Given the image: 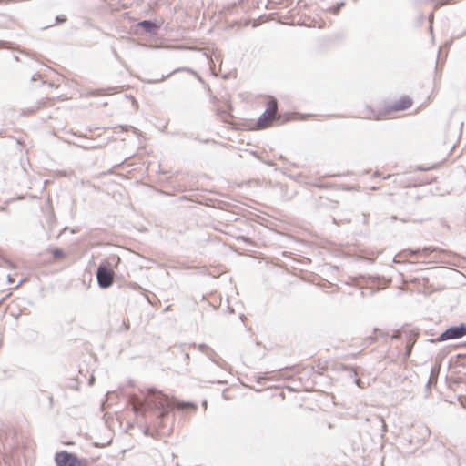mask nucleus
<instances>
[{
    "mask_svg": "<svg viewBox=\"0 0 466 466\" xmlns=\"http://www.w3.org/2000/svg\"><path fill=\"white\" fill-rule=\"evenodd\" d=\"M147 396L143 400H137L134 404V411L136 413H144L147 410L158 411L157 424L162 426V420L169 413L173 408V403L168 400V397L163 392L158 391L153 388L147 389Z\"/></svg>",
    "mask_w": 466,
    "mask_h": 466,
    "instance_id": "obj_1",
    "label": "nucleus"
},
{
    "mask_svg": "<svg viewBox=\"0 0 466 466\" xmlns=\"http://www.w3.org/2000/svg\"><path fill=\"white\" fill-rule=\"evenodd\" d=\"M464 335H466V324L461 323L458 326H451L445 329L438 336L437 341L457 339L462 338Z\"/></svg>",
    "mask_w": 466,
    "mask_h": 466,
    "instance_id": "obj_2",
    "label": "nucleus"
},
{
    "mask_svg": "<svg viewBox=\"0 0 466 466\" xmlns=\"http://www.w3.org/2000/svg\"><path fill=\"white\" fill-rule=\"evenodd\" d=\"M114 271L107 266L100 264L96 269V279L101 289H107L113 283Z\"/></svg>",
    "mask_w": 466,
    "mask_h": 466,
    "instance_id": "obj_3",
    "label": "nucleus"
},
{
    "mask_svg": "<svg viewBox=\"0 0 466 466\" xmlns=\"http://www.w3.org/2000/svg\"><path fill=\"white\" fill-rule=\"evenodd\" d=\"M55 462L56 466H77L79 458L75 453L61 451L56 453Z\"/></svg>",
    "mask_w": 466,
    "mask_h": 466,
    "instance_id": "obj_4",
    "label": "nucleus"
},
{
    "mask_svg": "<svg viewBox=\"0 0 466 466\" xmlns=\"http://www.w3.org/2000/svg\"><path fill=\"white\" fill-rule=\"evenodd\" d=\"M276 118L275 116L271 115L269 112H268L266 109L261 114V116L258 117L256 127L258 129H262L270 125L272 121Z\"/></svg>",
    "mask_w": 466,
    "mask_h": 466,
    "instance_id": "obj_5",
    "label": "nucleus"
},
{
    "mask_svg": "<svg viewBox=\"0 0 466 466\" xmlns=\"http://www.w3.org/2000/svg\"><path fill=\"white\" fill-rule=\"evenodd\" d=\"M137 26L149 34H155L159 28L157 23L147 19L139 21Z\"/></svg>",
    "mask_w": 466,
    "mask_h": 466,
    "instance_id": "obj_6",
    "label": "nucleus"
},
{
    "mask_svg": "<svg viewBox=\"0 0 466 466\" xmlns=\"http://www.w3.org/2000/svg\"><path fill=\"white\" fill-rule=\"evenodd\" d=\"M412 105V101L409 96H401L392 105L394 111H401L409 108Z\"/></svg>",
    "mask_w": 466,
    "mask_h": 466,
    "instance_id": "obj_7",
    "label": "nucleus"
},
{
    "mask_svg": "<svg viewBox=\"0 0 466 466\" xmlns=\"http://www.w3.org/2000/svg\"><path fill=\"white\" fill-rule=\"evenodd\" d=\"M180 71L188 72V73L194 75L198 79L199 82H203L202 77L196 71H194L193 69H191L189 67H179V68H177L172 73L168 74L167 76H163L160 81H162L163 79L170 76L172 74H175V73H177V72H180Z\"/></svg>",
    "mask_w": 466,
    "mask_h": 466,
    "instance_id": "obj_8",
    "label": "nucleus"
},
{
    "mask_svg": "<svg viewBox=\"0 0 466 466\" xmlns=\"http://www.w3.org/2000/svg\"><path fill=\"white\" fill-rule=\"evenodd\" d=\"M175 407L177 410H195L197 409V405L195 403H193V402H185V401H177L175 404Z\"/></svg>",
    "mask_w": 466,
    "mask_h": 466,
    "instance_id": "obj_9",
    "label": "nucleus"
},
{
    "mask_svg": "<svg viewBox=\"0 0 466 466\" xmlns=\"http://www.w3.org/2000/svg\"><path fill=\"white\" fill-rule=\"evenodd\" d=\"M277 109H278L277 100L275 98L269 99L268 101L266 110L268 112H269L271 115L276 116Z\"/></svg>",
    "mask_w": 466,
    "mask_h": 466,
    "instance_id": "obj_10",
    "label": "nucleus"
},
{
    "mask_svg": "<svg viewBox=\"0 0 466 466\" xmlns=\"http://www.w3.org/2000/svg\"><path fill=\"white\" fill-rule=\"evenodd\" d=\"M209 354H205L213 363L219 367H223L222 362L224 360L218 357V355L213 350V352H208Z\"/></svg>",
    "mask_w": 466,
    "mask_h": 466,
    "instance_id": "obj_11",
    "label": "nucleus"
},
{
    "mask_svg": "<svg viewBox=\"0 0 466 466\" xmlns=\"http://www.w3.org/2000/svg\"><path fill=\"white\" fill-rule=\"evenodd\" d=\"M343 370H350V373H351V374H350V376L355 378V383H356L359 387H360L361 380H360V379L356 378V376H357V371H356L352 367H349V366H346V365H344V366H343Z\"/></svg>",
    "mask_w": 466,
    "mask_h": 466,
    "instance_id": "obj_12",
    "label": "nucleus"
},
{
    "mask_svg": "<svg viewBox=\"0 0 466 466\" xmlns=\"http://www.w3.org/2000/svg\"><path fill=\"white\" fill-rule=\"evenodd\" d=\"M198 350L204 354H209L208 352H213V350L210 347H208V345L203 344V343L199 344L198 346Z\"/></svg>",
    "mask_w": 466,
    "mask_h": 466,
    "instance_id": "obj_13",
    "label": "nucleus"
},
{
    "mask_svg": "<svg viewBox=\"0 0 466 466\" xmlns=\"http://www.w3.org/2000/svg\"><path fill=\"white\" fill-rule=\"evenodd\" d=\"M376 340H377V337L370 335V336H368L367 338H365V339L363 340V344L365 346H369V345L375 343Z\"/></svg>",
    "mask_w": 466,
    "mask_h": 466,
    "instance_id": "obj_14",
    "label": "nucleus"
},
{
    "mask_svg": "<svg viewBox=\"0 0 466 466\" xmlns=\"http://www.w3.org/2000/svg\"><path fill=\"white\" fill-rule=\"evenodd\" d=\"M51 253H52L54 258H59L63 257V255H64V251L57 248H53L51 250Z\"/></svg>",
    "mask_w": 466,
    "mask_h": 466,
    "instance_id": "obj_15",
    "label": "nucleus"
},
{
    "mask_svg": "<svg viewBox=\"0 0 466 466\" xmlns=\"http://www.w3.org/2000/svg\"><path fill=\"white\" fill-rule=\"evenodd\" d=\"M344 5H345L344 2H339L337 4L336 6H333L332 8H330V11L332 14L337 15L339 12L340 8L343 7Z\"/></svg>",
    "mask_w": 466,
    "mask_h": 466,
    "instance_id": "obj_16",
    "label": "nucleus"
},
{
    "mask_svg": "<svg viewBox=\"0 0 466 466\" xmlns=\"http://www.w3.org/2000/svg\"><path fill=\"white\" fill-rule=\"evenodd\" d=\"M437 372H438V370H435L434 369H432V370H431V375H430V378H429V381H428V383H427V386H428V387L431 384V382H432L433 380H434V381H436V380H437V374H435V373H437Z\"/></svg>",
    "mask_w": 466,
    "mask_h": 466,
    "instance_id": "obj_17",
    "label": "nucleus"
},
{
    "mask_svg": "<svg viewBox=\"0 0 466 466\" xmlns=\"http://www.w3.org/2000/svg\"><path fill=\"white\" fill-rule=\"evenodd\" d=\"M411 351H412V344L409 343V344H407L406 349H405V352H404V356H403L404 359H408L410 356Z\"/></svg>",
    "mask_w": 466,
    "mask_h": 466,
    "instance_id": "obj_18",
    "label": "nucleus"
},
{
    "mask_svg": "<svg viewBox=\"0 0 466 466\" xmlns=\"http://www.w3.org/2000/svg\"><path fill=\"white\" fill-rule=\"evenodd\" d=\"M420 252V249H408L403 251L404 254H407L409 257L416 256Z\"/></svg>",
    "mask_w": 466,
    "mask_h": 466,
    "instance_id": "obj_19",
    "label": "nucleus"
},
{
    "mask_svg": "<svg viewBox=\"0 0 466 466\" xmlns=\"http://www.w3.org/2000/svg\"><path fill=\"white\" fill-rule=\"evenodd\" d=\"M66 21V17L64 15H59L56 17V24H62Z\"/></svg>",
    "mask_w": 466,
    "mask_h": 466,
    "instance_id": "obj_20",
    "label": "nucleus"
},
{
    "mask_svg": "<svg viewBox=\"0 0 466 466\" xmlns=\"http://www.w3.org/2000/svg\"><path fill=\"white\" fill-rule=\"evenodd\" d=\"M378 422L381 426V431L382 432H386L387 426H386L385 421L383 420V419L382 418H378Z\"/></svg>",
    "mask_w": 466,
    "mask_h": 466,
    "instance_id": "obj_21",
    "label": "nucleus"
},
{
    "mask_svg": "<svg viewBox=\"0 0 466 466\" xmlns=\"http://www.w3.org/2000/svg\"><path fill=\"white\" fill-rule=\"evenodd\" d=\"M77 466H89V465L87 464V461L86 459L79 458V464H77Z\"/></svg>",
    "mask_w": 466,
    "mask_h": 466,
    "instance_id": "obj_22",
    "label": "nucleus"
},
{
    "mask_svg": "<svg viewBox=\"0 0 466 466\" xmlns=\"http://www.w3.org/2000/svg\"><path fill=\"white\" fill-rule=\"evenodd\" d=\"M7 280H8V282H9V283H13V282H14V280H13V279L11 278V276H10V275H7Z\"/></svg>",
    "mask_w": 466,
    "mask_h": 466,
    "instance_id": "obj_23",
    "label": "nucleus"
},
{
    "mask_svg": "<svg viewBox=\"0 0 466 466\" xmlns=\"http://www.w3.org/2000/svg\"><path fill=\"white\" fill-rule=\"evenodd\" d=\"M145 435L149 436V429L147 428L144 431Z\"/></svg>",
    "mask_w": 466,
    "mask_h": 466,
    "instance_id": "obj_24",
    "label": "nucleus"
},
{
    "mask_svg": "<svg viewBox=\"0 0 466 466\" xmlns=\"http://www.w3.org/2000/svg\"><path fill=\"white\" fill-rule=\"evenodd\" d=\"M239 238H241V239H242V240H244L245 242H247V241H248V238H246V237L241 236V237H239Z\"/></svg>",
    "mask_w": 466,
    "mask_h": 466,
    "instance_id": "obj_25",
    "label": "nucleus"
},
{
    "mask_svg": "<svg viewBox=\"0 0 466 466\" xmlns=\"http://www.w3.org/2000/svg\"><path fill=\"white\" fill-rule=\"evenodd\" d=\"M429 250H431V248H424L422 249V251H423V252H426V251H429Z\"/></svg>",
    "mask_w": 466,
    "mask_h": 466,
    "instance_id": "obj_26",
    "label": "nucleus"
},
{
    "mask_svg": "<svg viewBox=\"0 0 466 466\" xmlns=\"http://www.w3.org/2000/svg\"><path fill=\"white\" fill-rule=\"evenodd\" d=\"M24 282V279L19 280L18 284L15 287L20 286Z\"/></svg>",
    "mask_w": 466,
    "mask_h": 466,
    "instance_id": "obj_27",
    "label": "nucleus"
},
{
    "mask_svg": "<svg viewBox=\"0 0 466 466\" xmlns=\"http://www.w3.org/2000/svg\"><path fill=\"white\" fill-rule=\"evenodd\" d=\"M202 404H203V406H204L205 408H207V401H206V400H204Z\"/></svg>",
    "mask_w": 466,
    "mask_h": 466,
    "instance_id": "obj_28",
    "label": "nucleus"
},
{
    "mask_svg": "<svg viewBox=\"0 0 466 466\" xmlns=\"http://www.w3.org/2000/svg\"><path fill=\"white\" fill-rule=\"evenodd\" d=\"M0 210L4 211V210H5V207H0Z\"/></svg>",
    "mask_w": 466,
    "mask_h": 466,
    "instance_id": "obj_29",
    "label": "nucleus"
},
{
    "mask_svg": "<svg viewBox=\"0 0 466 466\" xmlns=\"http://www.w3.org/2000/svg\"><path fill=\"white\" fill-rule=\"evenodd\" d=\"M354 2H356L357 0H353Z\"/></svg>",
    "mask_w": 466,
    "mask_h": 466,
    "instance_id": "obj_30",
    "label": "nucleus"
}]
</instances>
